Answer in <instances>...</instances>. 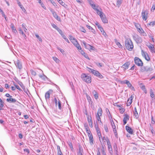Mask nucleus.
I'll return each instance as SVG.
<instances>
[{"instance_id":"1","label":"nucleus","mask_w":155,"mask_h":155,"mask_svg":"<svg viewBox=\"0 0 155 155\" xmlns=\"http://www.w3.org/2000/svg\"><path fill=\"white\" fill-rule=\"evenodd\" d=\"M126 48L130 51H132L134 48L133 43L130 39H127L125 42Z\"/></svg>"},{"instance_id":"2","label":"nucleus","mask_w":155,"mask_h":155,"mask_svg":"<svg viewBox=\"0 0 155 155\" xmlns=\"http://www.w3.org/2000/svg\"><path fill=\"white\" fill-rule=\"evenodd\" d=\"M153 70V69L151 66H144L143 65L141 66L140 71L141 72H149L152 71Z\"/></svg>"},{"instance_id":"3","label":"nucleus","mask_w":155,"mask_h":155,"mask_svg":"<svg viewBox=\"0 0 155 155\" xmlns=\"http://www.w3.org/2000/svg\"><path fill=\"white\" fill-rule=\"evenodd\" d=\"M86 130L87 133V134L88 136L89 139L90 143L91 145L93 144V138L92 134L91 133L90 130H89L88 126L86 127Z\"/></svg>"},{"instance_id":"4","label":"nucleus","mask_w":155,"mask_h":155,"mask_svg":"<svg viewBox=\"0 0 155 155\" xmlns=\"http://www.w3.org/2000/svg\"><path fill=\"white\" fill-rule=\"evenodd\" d=\"M82 79L87 83H89L91 82V77L90 76H88L85 74H83L81 75Z\"/></svg>"},{"instance_id":"5","label":"nucleus","mask_w":155,"mask_h":155,"mask_svg":"<svg viewBox=\"0 0 155 155\" xmlns=\"http://www.w3.org/2000/svg\"><path fill=\"white\" fill-rule=\"evenodd\" d=\"M134 62L135 64L139 66H141L143 65L142 61L137 57L134 58Z\"/></svg>"},{"instance_id":"6","label":"nucleus","mask_w":155,"mask_h":155,"mask_svg":"<svg viewBox=\"0 0 155 155\" xmlns=\"http://www.w3.org/2000/svg\"><path fill=\"white\" fill-rule=\"evenodd\" d=\"M142 55L143 57L147 61H149L150 60V58L147 52L144 51L143 50H141Z\"/></svg>"},{"instance_id":"7","label":"nucleus","mask_w":155,"mask_h":155,"mask_svg":"<svg viewBox=\"0 0 155 155\" xmlns=\"http://www.w3.org/2000/svg\"><path fill=\"white\" fill-rule=\"evenodd\" d=\"M148 11L147 10H143L142 12V17L143 20L146 21L147 18Z\"/></svg>"},{"instance_id":"8","label":"nucleus","mask_w":155,"mask_h":155,"mask_svg":"<svg viewBox=\"0 0 155 155\" xmlns=\"http://www.w3.org/2000/svg\"><path fill=\"white\" fill-rule=\"evenodd\" d=\"M133 38L136 42L137 43H140L142 41L141 38L137 35H135L134 36Z\"/></svg>"},{"instance_id":"9","label":"nucleus","mask_w":155,"mask_h":155,"mask_svg":"<svg viewBox=\"0 0 155 155\" xmlns=\"http://www.w3.org/2000/svg\"><path fill=\"white\" fill-rule=\"evenodd\" d=\"M100 17L104 23H106L108 22L107 18L106 17V16L104 14H100Z\"/></svg>"},{"instance_id":"10","label":"nucleus","mask_w":155,"mask_h":155,"mask_svg":"<svg viewBox=\"0 0 155 155\" xmlns=\"http://www.w3.org/2000/svg\"><path fill=\"white\" fill-rule=\"evenodd\" d=\"M53 92L52 90L50 89L48 91H47L45 94V98L46 101L48 100H49L50 98V96L51 94Z\"/></svg>"},{"instance_id":"11","label":"nucleus","mask_w":155,"mask_h":155,"mask_svg":"<svg viewBox=\"0 0 155 155\" xmlns=\"http://www.w3.org/2000/svg\"><path fill=\"white\" fill-rule=\"evenodd\" d=\"M15 64L16 66L19 70H21L22 68V64L21 62L18 60L15 61Z\"/></svg>"},{"instance_id":"12","label":"nucleus","mask_w":155,"mask_h":155,"mask_svg":"<svg viewBox=\"0 0 155 155\" xmlns=\"http://www.w3.org/2000/svg\"><path fill=\"white\" fill-rule=\"evenodd\" d=\"M87 70L89 72L91 73L92 74H93L94 75L97 76V74L99 73V72L96 70H93L92 69L90 68H87Z\"/></svg>"},{"instance_id":"13","label":"nucleus","mask_w":155,"mask_h":155,"mask_svg":"<svg viewBox=\"0 0 155 155\" xmlns=\"http://www.w3.org/2000/svg\"><path fill=\"white\" fill-rule=\"evenodd\" d=\"M6 101L10 103H15L16 102L18 104H20V103L17 101L15 99L12 98H11L7 99Z\"/></svg>"},{"instance_id":"14","label":"nucleus","mask_w":155,"mask_h":155,"mask_svg":"<svg viewBox=\"0 0 155 155\" xmlns=\"http://www.w3.org/2000/svg\"><path fill=\"white\" fill-rule=\"evenodd\" d=\"M129 120V116L127 114H125L124 115V117L123 120L124 125L125 124L127 123V121Z\"/></svg>"},{"instance_id":"15","label":"nucleus","mask_w":155,"mask_h":155,"mask_svg":"<svg viewBox=\"0 0 155 155\" xmlns=\"http://www.w3.org/2000/svg\"><path fill=\"white\" fill-rule=\"evenodd\" d=\"M87 121L89 123L90 127H93V123L91 119V116H89L88 115H87Z\"/></svg>"},{"instance_id":"16","label":"nucleus","mask_w":155,"mask_h":155,"mask_svg":"<svg viewBox=\"0 0 155 155\" xmlns=\"http://www.w3.org/2000/svg\"><path fill=\"white\" fill-rule=\"evenodd\" d=\"M134 98V97L131 95L129 99L128 100L127 103V106H129L131 104L132 102V100Z\"/></svg>"},{"instance_id":"17","label":"nucleus","mask_w":155,"mask_h":155,"mask_svg":"<svg viewBox=\"0 0 155 155\" xmlns=\"http://www.w3.org/2000/svg\"><path fill=\"white\" fill-rule=\"evenodd\" d=\"M147 47L150 50V51L151 52L155 53V48L153 46V45L152 44H150L149 45H147Z\"/></svg>"},{"instance_id":"18","label":"nucleus","mask_w":155,"mask_h":155,"mask_svg":"<svg viewBox=\"0 0 155 155\" xmlns=\"http://www.w3.org/2000/svg\"><path fill=\"white\" fill-rule=\"evenodd\" d=\"M126 129L127 131L130 134H133V130L130 127L126 126Z\"/></svg>"},{"instance_id":"19","label":"nucleus","mask_w":155,"mask_h":155,"mask_svg":"<svg viewBox=\"0 0 155 155\" xmlns=\"http://www.w3.org/2000/svg\"><path fill=\"white\" fill-rule=\"evenodd\" d=\"M130 64V62H127L122 65V67L125 70L127 69L128 68Z\"/></svg>"},{"instance_id":"20","label":"nucleus","mask_w":155,"mask_h":155,"mask_svg":"<svg viewBox=\"0 0 155 155\" xmlns=\"http://www.w3.org/2000/svg\"><path fill=\"white\" fill-rule=\"evenodd\" d=\"M137 31L140 34H143L144 36H146V34L143 29L140 27L137 29Z\"/></svg>"},{"instance_id":"21","label":"nucleus","mask_w":155,"mask_h":155,"mask_svg":"<svg viewBox=\"0 0 155 155\" xmlns=\"http://www.w3.org/2000/svg\"><path fill=\"white\" fill-rule=\"evenodd\" d=\"M133 114L136 119H137L139 118V115L136 107H134Z\"/></svg>"},{"instance_id":"22","label":"nucleus","mask_w":155,"mask_h":155,"mask_svg":"<svg viewBox=\"0 0 155 155\" xmlns=\"http://www.w3.org/2000/svg\"><path fill=\"white\" fill-rule=\"evenodd\" d=\"M80 52L81 54L85 58L90 60V58L88 56L87 54L85 53L84 51L81 50V51H80Z\"/></svg>"},{"instance_id":"23","label":"nucleus","mask_w":155,"mask_h":155,"mask_svg":"<svg viewBox=\"0 0 155 155\" xmlns=\"http://www.w3.org/2000/svg\"><path fill=\"white\" fill-rule=\"evenodd\" d=\"M111 125L112 126L113 129V130L114 132L115 133H116L117 130H116V127L115 125L114 122L113 120H112L111 121Z\"/></svg>"},{"instance_id":"24","label":"nucleus","mask_w":155,"mask_h":155,"mask_svg":"<svg viewBox=\"0 0 155 155\" xmlns=\"http://www.w3.org/2000/svg\"><path fill=\"white\" fill-rule=\"evenodd\" d=\"M39 76L42 79L43 81H46V79H48V78L46 77V76L44 74H43L42 75H39Z\"/></svg>"},{"instance_id":"25","label":"nucleus","mask_w":155,"mask_h":155,"mask_svg":"<svg viewBox=\"0 0 155 155\" xmlns=\"http://www.w3.org/2000/svg\"><path fill=\"white\" fill-rule=\"evenodd\" d=\"M52 14L53 16L57 20L59 21H60L61 20L60 18L58 17L55 12H54L53 13H52Z\"/></svg>"},{"instance_id":"26","label":"nucleus","mask_w":155,"mask_h":155,"mask_svg":"<svg viewBox=\"0 0 155 155\" xmlns=\"http://www.w3.org/2000/svg\"><path fill=\"white\" fill-rule=\"evenodd\" d=\"M102 110L101 107L99 108L98 110L97 115L96 116H101L102 115Z\"/></svg>"},{"instance_id":"27","label":"nucleus","mask_w":155,"mask_h":155,"mask_svg":"<svg viewBox=\"0 0 155 155\" xmlns=\"http://www.w3.org/2000/svg\"><path fill=\"white\" fill-rule=\"evenodd\" d=\"M58 2L64 6V8H66L67 7V5L64 2H63L61 0H58Z\"/></svg>"},{"instance_id":"28","label":"nucleus","mask_w":155,"mask_h":155,"mask_svg":"<svg viewBox=\"0 0 155 155\" xmlns=\"http://www.w3.org/2000/svg\"><path fill=\"white\" fill-rule=\"evenodd\" d=\"M87 99L89 102V104L93 103V101L91 100V99L90 96L88 95L87 93L86 94Z\"/></svg>"},{"instance_id":"29","label":"nucleus","mask_w":155,"mask_h":155,"mask_svg":"<svg viewBox=\"0 0 155 155\" xmlns=\"http://www.w3.org/2000/svg\"><path fill=\"white\" fill-rule=\"evenodd\" d=\"M114 41L116 44L120 48H121L122 47V46L121 45L120 43L116 39L114 40Z\"/></svg>"},{"instance_id":"30","label":"nucleus","mask_w":155,"mask_h":155,"mask_svg":"<svg viewBox=\"0 0 155 155\" xmlns=\"http://www.w3.org/2000/svg\"><path fill=\"white\" fill-rule=\"evenodd\" d=\"M127 85L128 87H129L130 89L133 90H134V87L132 86V84H131L129 81H128V83L127 82Z\"/></svg>"},{"instance_id":"31","label":"nucleus","mask_w":155,"mask_h":155,"mask_svg":"<svg viewBox=\"0 0 155 155\" xmlns=\"http://www.w3.org/2000/svg\"><path fill=\"white\" fill-rule=\"evenodd\" d=\"M83 150L82 148L81 147H79V151L77 153L78 155L83 154Z\"/></svg>"},{"instance_id":"32","label":"nucleus","mask_w":155,"mask_h":155,"mask_svg":"<svg viewBox=\"0 0 155 155\" xmlns=\"http://www.w3.org/2000/svg\"><path fill=\"white\" fill-rule=\"evenodd\" d=\"M150 97L153 98L154 97V94L153 92V91L152 89H150Z\"/></svg>"},{"instance_id":"33","label":"nucleus","mask_w":155,"mask_h":155,"mask_svg":"<svg viewBox=\"0 0 155 155\" xmlns=\"http://www.w3.org/2000/svg\"><path fill=\"white\" fill-rule=\"evenodd\" d=\"M19 33L20 34L22 35L25 38H26V36L25 35L23 31L21 29L19 28Z\"/></svg>"},{"instance_id":"34","label":"nucleus","mask_w":155,"mask_h":155,"mask_svg":"<svg viewBox=\"0 0 155 155\" xmlns=\"http://www.w3.org/2000/svg\"><path fill=\"white\" fill-rule=\"evenodd\" d=\"M78 49L81 50V48L78 42L74 45Z\"/></svg>"},{"instance_id":"35","label":"nucleus","mask_w":155,"mask_h":155,"mask_svg":"<svg viewBox=\"0 0 155 155\" xmlns=\"http://www.w3.org/2000/svg\"><path fill=\"white\" fill-rule=\"evenodd\" d=\"M11 28H12V30L15 33H17V31L16 30V29L14 27V25L13 24H12L11 25Z\"/></svg>"},{"instance_id":"36","label":"nucleus","mask_w":155,"mask_h":155,"mask_svg":"<svg viewBox=\"0 0 155 155\" xmlns=\"http://www.w3.org/2000/svg\"><path fill=\"white\" fill-rule=\"evenodd\" d=\"M122 0H117V6L119 8L122 3Z\"/></svg>"},{"instance_id":"37","label":"nucleus","mask_w":155,"mask_h":155,"mask_svg":"<svg viewBox=\"0 0 155 155\" xmlns=\"http://www.w3.org/2000/svg\"><path fill=\"white\" fill-rule=\"evenodd\" d=\"M57 150H58V154L59 153L62 154V153L60 147L59 145L57 146Z\"/></svg>"},{"instance_id":"38","label":"nucleus","mask_w":155,"mask_h":155,"mask_svg":"<svg viewBox=\"0 0 155 155\" xmlns=\"http://www.w3.org/2000/svg\"><path fill=\"white\" fill-rule=\"evenodd\" d=\"M116 106H117V107L119 108V110H121V109L122 110V111H120L121 113L122 114L124 112V110L123 108L121 107L120 106L118 105H117Z\"/></svg>"},{"instance_id":"39","label":"nucleus","mask_w":155,"mask_h":155,"mask_svg":"<svg viewBox=\"0 0 155 155\" xmlns=\"http://www.w3.org/2000/svg\"><path fill=\"white\" fill-rule=\"evenodd\" d=\"M101 150L102 155H106V153L105 151L104 148L103 146H102V148L101 149Z\"/></svg>"},{"instance_id":"40","label":"nucleus","mask_w":155,"mask_h":155,"mask_svg":"<svg viewBox=\"0 0 155 155\" xmlns=\"http://www.w3.org/2000/svg\"><path fill=\"white\" fill-rule=\"evenodd\" d=\"M141 89L143 91L145 94H147V91L145 88V86L144 85H143L141 87Z\"/></svg>"},{"instance_id":"41","label":"nucleus","mask_w":155,"mask_h":155,"mask_svg":"<svg viewBox=\"0 0 155 155\" xmlns=\"http://www.w3.org/2000/svg\"><path fill=\"white\" fill-rule=\"evenodd\" d=\"M96 11V12L98 15H99L100 16V14H103V12L101 11H100L99 9L97 8L95 10Z\"/></svg>"},{"instance_id":"42","label":"nucleus","mask_w":155,"mask_h":155,"mask_svg":"<svg viewBox=\"0 0 155 155\" xmlns=\"http://www.w3.org/2000/svg\"><path fill=\"white\" fill-rule=\"evenodd\" d=\"M58 109L59 110H61V102L59 100H58Z\"/></svg>"},{"instance_id":"43","label":"nucleus","mask_w":155,"mask_h":155,"mask_svg":"<svg viewBox=\"0 0 155 155\" xmlns=\"http://www.w3.org/2000/svg\"><path fill=\"white\" fill-rule=\"evenodd\" d=\"M54 60L57 63H59L60 61L59 59L56 57H53Z\"/></svg>"},{"instance_id":"44","label":"nucleus","mask_w":155,"mask_h":155,"mask_svg":"<svg viewBox=\"0 0 155 155\" xmlns=\"http://www.w3.org/2000/svg\"><path fill=\"white\" fill-rule=\"evenodd\" d=\"M51 25L52 27L56 29V30L58 29L59 28L54 24H51Z\"/></svg>"},{"instance_id":"45","label":"nucleus","mask_w":155,"mask_h":155,"mask_svg":"<svg viewBox=\"0 0 155 155\" xmlns=\"http://www.w3.org/2000/svg\"><path fill=\"white\" fill-rule=\"evenodd\" d=\"M71 41L74 44V45L78 42L77 41L75 38L73 39H71Z\"/></svg>"},{"instance_id":"46","label":"nucleus","mask_w":155,"mask_h":155,"mask_svg":"<svg viewBox=\"0 0 155 155\" xmlns=\"http://www.w3.org/2000/svg\"><path fill=\"white\" fill-rule=\"evenodd\" d=\"M62 37L68 43H69L70 42L68 41V39L67 38H66V36L64 35H62Z\"/></svg>"},{"instance_id":"47","label":"nucleus","mask_w":155,"mask_h":155,"mask_svg":"<svg viewBox=\"0 0 155 155\" xmlns=\"http://www.w3.org/2000/svg\"><path fill=\"white\" fill-rule=\"evenodd\" d=\"M96 76L101 79H102L103 78V76L99 72Z\"/></svg>"},{"instance_id":"48","label":"nucleus","mask_w":155,"mask_h":155,"mask_svg":"<svg viewBox=\"0 0 155 155\" xmlns=\"http://www.w3.org/2000/svg\"><path fill=\"white\" fill-rule=\"evenodd\" d=\"M80 30L81 31L84 33H86V30L83 27H81L80 28Z\"/></svg>"},{"instance_id":"49","label":"nucleus","mask_w":155,"mask_h":155,"mask_svg":"<svg viewBox=\"0 0 155 155\" xmlns=\"http://www.w3.org/2000/svg\"><path fill=\"white\" fill-rule=\"evenodd\" d=\"M148 25H149L150 26H153L155 25V21H152L149 24H148Z\"/></svg>"},{"instance_id":"50","label":"nucleus","mask_w":155,"mask_h":155,"mask_svg":"<svg viewBox=\"0 0 155 155\" xmlns=\"http://www.w3.org/2000/svg\"><path fill=\"white\" fill-rule=\"evenodd\" d=\"M35 36L41 42L42 41V40L41 37H39L38 35L37 34H35Z\"/></svg>"},{"instance_id":"51","label":"nucleus","mask_w":155,"mask_h":155,"mask_svg":"<svg viewBox=\"0 0 155 155\" xmlns=\"http://www.w3.org/2000/svg\"><path fill=\"white\" fill-rule=\"evenodd\" d=\"M104 128L106 132H108V129L107 125H104Z\"/></svg>"},{"instance_id":"52","label":"nucleus","mask_w":155,"mask_h":155,"mask_svg":"<svg viewBox=\"0 0 155 155\" xmlns=\"http://www.w3.org/2000/svg\"><path fill=\"white\" fill-rule=\"evenodd\" d=\"M17 2V3L18 5V6L20 7V8H21L23 7V6L21 4V2H19V0H16Z\"/></svg>"},{"instance_id":"53","label":"nucleus","mask_w":155,"mask_h":155,"mask_svg":"<svg viewBox=\"0 0 155 155\" xmlns=\"http://www.w3.org/2000/svg\"><path fill=\"white\" fill-rule=\"evenodd\" d=\"M89 104L91 105V107L93 110H95V107L93 103H90Z\"/></svg>"},{"instance_id":"54","label":"nucleus","mask_w":155,"mask_h":155,"mask_svg":"<svg viewBox=\"0 0 155 155\" xmlns=\"http://www.w3.org/2000/svg\"><path fill=\"white\" fill-rule=\"evenodd\" d=\"M22 27L24 29L25 32H26V31L27 30V28H25V24L24 23L22 24Z\"/></svg>"},{"instance_id":"55","label":"nucleus","mask_w":155,"mask_h":155,"mask_svg":"<svg viewBox=\"0 0 155 155\" xmlns=\"http://www.w3.org/2000/svg\"><path fill=\"white\" fill-rule=\"evenodd\" d=\"M57 30L59 32V33L62 36V35H64L63 34L62 31H61V30L59 28Z\"/></svg>"},{"instance_id":"56","label":"nucleus","mask_w":155,"mask_h":155,"mask_svg":"<svg viewBox=\"0 0 155 155\" xmlns=\"http://www.w3.org/2000/svg\"><path fill=\"white\" fill-rule=\"evenodd\" d=\"M18 84L22 89L24 88V87H25V86H24V85L21 82H19V83H18Z\"/></svg>"},{"instance_id":"57","label":"nucleus","mask_w":155,"mask_h":155,"mask_svg":"<svg viewBox=\"0 0 155 155\" xmlns=\"http://www.w3.org/2000/svg\"><path fill=\"white\" fill-rule=\"evenodd\" d=\"M96 65L100 67H103L102 64L100 63H96Z\"/></svg>"},{"instance_id":"58","label":"nucleus","mask_w":155,"mask_h":155,"mask_svg":"<svg viewBox=\"0 0 155 155\" xmlns=\"http://www.w3.org/2000/svg\"><path fill=\"white\" fill-rule=\"evenodd\" d=\"M91 6L92 8H93V9H94L95 10L96 9H97V8H96V6L95 4H91Z\"/></svg>"},{"instance_id":"59","label":"nucleus","mask_w":155,"mask_h":155,"mask_svg":"<svg viewBox=\"0 0 155 155\" xmlns=\"http://www.w3.org/2000/svg\"><path fill=\"white\" fill-rule=\"evenodd\" d=\"M100 116H96V118H97V120L98 121H100V122H101V118L100 117Z\"/></svg>"},{"instance_id":"60","label":"nucleus","mask_w":155,"mask_h":155,"mask_svg":"<svg viewBox=\"0 0 155 155\" xmlns=\"http://www.w3.org/2000/svg\"><path fill=\"white\" fill-rule=\"evenodd\" d=\"M95 24L97 27L98 28L100 27L101 26L99 24V23L97 22H95Z\"/></svg>"},{"instance_id":"61","label":"nucleus","mask_w":155,"mask_h":155,"mask_svg":"<svg viewBox=\"0 0 155 155\" xmlns=\"http://www.w3.org/2000/svg\"><path fill=\"white\" fill-rule=\"evenodd\" d=\"M15 87H16V88L17 89H18L19 91H22V90H21V89H20L18 85H15Z\"/></svg>"},{"instance_id":"62","label":"nucleus","mask_w":155,"mask_h":155,"mask_svg":"<svg viewBox=\"0 0 155 155\" xmlns=\"http://www.w3.org/2000/svg\"><path fill=\"white\" fill-rule=\"evenodd\" d=\"M107 142L108 146L109 145H111L110 140L108 138H107Z\"/></svg>"},{"instance_id":"63","label":"nucleus","mask_w":155,"mask_h":155,"mask_svg":"<svg viewBox=\"0 0 155 155\" xmlns=\"http://www.w3.org/2000/svg\"><path fill=\"white\" fill-rule=\"evenodd\" d=\"M24 151L25 152H26L28 154H29V153H30L29 150L28 149H24Z\"/></svg>"},{"instance_id":"64","label":"nucleus","mask_w":155,"mask_h":155,"mask_svg":"<svg viewBox=\"0 0 155 155\" xmlns=\"http://www.w3.org/2000/svg\"><path fill=\"white\" fill-rule=\"evenodd\" d=\"M51 3L55 6H57L56 4L54 2L53 0H51V1H50Z\"/></svg>"}]
</instances>
